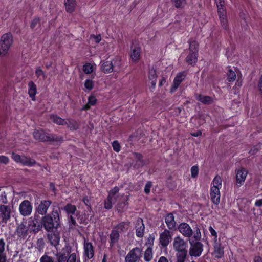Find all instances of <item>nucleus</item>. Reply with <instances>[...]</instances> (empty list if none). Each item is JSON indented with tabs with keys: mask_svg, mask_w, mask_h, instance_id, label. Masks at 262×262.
<instances>
[{
	"mask_svg": "<svg viewBox=\"0 0 262 262\" xmlns=\"http://www.w3.org/2000/svg\"><path fill=\"white\" fill-rule=\"evenodd\" d=\"M60 211L53 209L51 213L45 215L41 219V224L48 232H53L60 226Z\"/></svg>",
	"mask_w": 262,
	"mask_h": 262,
	"instance_id": "f257e3e1",
	"label": "nucleus"
},
{
	"mask_svg": "<svg viewBox=\"0 0 262 262\" xmlns=\"http://www.w3.org/2000/svg\"><path fill=\"white\" fill-rule=\"evenodd\" d=\"M178 229L182 235L186 238L194 239V241H199L201 238L202 235L199 228L195 227L193 231L190 225L185 222L180 223L178 227Z\"/></svg>",
	"mask_w": 262,
	"mask_h": 262,
	"instance_id": "f03ea898",
	"label": "nucleus"
},
{
	"mask_svg": "<svg viewBox=\"0 0 262 262\" xmlns=\"http://www.w3.org/2000/svg\"><path fill=\"white\" fill-rule=\"evenodd\" d=\"M13 37L11 33L4 34L0 40V56H5L13 43Z\"/></svg>",
	"mask_w": 262,
	"mask_h": 262,
	"instance_id": "7ed1b4c3",
	"label": "nucleus"
},
{
	"mask_svg": "<svg viewBox=\"0 0 262 262\" xmlns=\"http://www.w3.org/2000/svg\"><path fill=\"white\" fill-rule=\"evenodd\" d=\"M11 158L15 162L20 163L24 166L32 167L37 164L35 160L24 155L20 156L15 152L12 153Z\"/></svg>",
	"mask_w": 262,
	"mask_h": 262,
	"instance_id": "20e7f679",
	"label": "nucleus"
},
{
	"mask_svg": "<svg viewBox=\"0 0 262 262\" xmlns=\"http://www.w3.org/2000/svg\"><path fill=\"white\" fill-rule=\"evenodd\" d=\"M190 247L189 250V254L192 257L200 256L203 250V244L199 241H194V239H189Z\"/></svg>",
	"mask_w": 262,
	"mask_h": 262,
	"instance_id": "39448f33",
	"label": "nucleus"
},
{
	"mask_svg": "<svg viewBox=\"0 0 262 262\" xmlns=\"http://www.w3.org/2000/svg\"><path fill=\"white\" fill-rule=\"evenodd\" d=\"M29 232V227L23 223H21L17 225L14 233L17 236V240L21 242L27 239Z\"/></svg>",
	"mask_w": 262,
	"mask_h": 262,
	"instance_id": "423d86ee",
	"label": "nucleus"
},
{
	"mask_svg": "<svg viewBox=\"0 0 262 262\" xmlns=\"http://www.w3.org/2000/svg\"><path fill=\"white\" fill-rule=\"evenodd\" d=\"M174 250L177 252H187V243L180 235L176 236L172 243Z\"/></svg>",
	"mask_w": 262,
	"mask_h": 262,
	"instance_id": "0eeeda50",
	"label": "nucleus"
},
{
	"mask_svg": "<svg viewBox=\"0 0 262 262\" xmlns=\"http://www.w3.org/2000/svg\"><path fill=\"white\" fill-rule=\"evenodd\" d=\"M248 173V170L243 167H241L235 170V185L237 187H239L244 184Z\"/></svg>",
	"mask_w": 262,
	"mask_h": 262,
	"instance_id": "6e6552de",
	"label": "nucleus"
},
{
	"mask_svg": "<svg viewBox=\"0 0 262 262\" xmlns=\"http://www.w3.org/2000/svg\"><path fill=\"white\" fill-rule=\"evenodd\" d=\"M11 213V207L9 205H0V219L2 224H6L10 220Z\"/></svg>",
	"mask_w": 262,
	"mask_h": 262,
	"instance_id": "1a4fd4ad",
	"label": "nucleus"
},
{
	"mask_svg": "<svg viewBox=\"0 0 262 262\" xmlns=\"http://www.w3.org/2000/svg\"><path fill=\"white\" fill-rule=\"evenodd\" d=\"M141 249L136 247L132 249L125 257V262H137L140 259Z\"/></svg>",
	"mask_w": 262,
	"mask_h": 262,
	"instance_id": "9d476101",
	"label": "nucleus"
},
{
	"mask_svg": "<svg viewBox=\"0 0 262 262\" xmlns=\"http://www.w3.org/2000/svg\"><path fill=\"white\" fill-rule=\"evenodd\" d=\"M71 252V247L69 245H66L60 252L57 251V252L54 253V255L57 259L56 262H66L67 258Z\"/></svg>",
	"mask_w": 262,
	"mask_h": 262,
	"instance_id": "9b49d317",
	"label": "nucleus"
},
{
	"mask_svg": "<svg viewBox=\"0 0 262 262\" xmlns=\"http://www.w3.org/2000/svg\"><path fill=\"white\" fill-rule=\"evenodd\" d=\"M32 205L28 200L23 201L19 206V212L24 216L30 215L32 213Z\"/></svg>",
	"mask_w": 262,
	"mask_h": 262,
	"instance_id": "f8f14e48",
	"label": "nucleus"
},
{
	"mask_svg": "<svg viewBox=\"0 0 262 262\" xmlns=\"http://www.w3.org/2000/svg\"><path fill=\"white\" fill-rule=\"evenodd\" d=\"M50 232L47 234V239L50 245L54 247L57 251H59L60 250L59 246L60 239V235L57 233Z\"/></svg>",
	"mask_w": 262,
	"mask_h": 262,
	"instance_id": "ddd939ff",
	"label": "nucleus"
},
{
	"mask_svg": "<svg viewBox=\"0 0 262 262\" xmlns=\"http://www.w3.org/2000/svg\"><path fill=\"white\" fill-rule=\"evenodd\" d=\"M217 14L221 26L225 30H228L229 29L228 19L225 9L220 8L219 10H217Z\"/></svg>",
	"mask_w": 262,
	"mask_h": 262,
	"instance_id": "4468645a",
	"label": "nucleus"
},
{
	"mask_svg": "<svg viewBox=\"0 0 262 262\" xmlns=\"http://www.w3.org/2000/svg\"><path fill=\"white\" fill-rule=\"evenodd\" d=\"M171 235L170 232L167 229H165L160 234V243L163 247H166L171 241Z\"/></svg>",
	"mask_w": 262,
	"mask_h": 262,
	"instance_id": "2eb2a0df",
	"label": "nucleus"
},
{
	"mask_svg": "<svg viewBox=\"0 0 262 262\" xmlns=\"http://www.w3.org/2000/svg\"><path fill=\"white\" fill-rule=\"evenodd\" d=\"M186 76V73L185 72H180L177 74L170 89L171 92L176 91L181 83L185 79Z\"/></svg>",
	"mask_w": 262,
	"mask_h": 262,
	"instance_id": "dca6fc26",
	"label": "nucleus"
},
{
	"mask_svg": "<svg viewBox=\"0 0 262 262\" xmlns=\"http://www.w3.org/2000/svg\"><path fill=\"white\" fill-rule=\"evenodd\" d=\"M84 256L88 259L92 258L94 256V251L92 244L88 241H84Z\"/></svg>",
	"mask_w": 262,
	"mask_h": 262,
	"instance_id": "f3484780",
	"label": "nucleus"
},
{
	"mask_svg": "<svg viewBox=\"0 0 262 262\" xmlns=\"http://www.w3.org/2000/svg\"><path fill=\"white\" fill-rule=\"evenodd\" d=\"M136 235L138 237H142L144 234L145 226L143 221L141 218H138L136 221L135 226Z\"/></svg>",
	"mask_w": 262,
	"mask_h": 262,
	"instance_id": "a211bd4d",
	"label": "nucleus"
},
{
	"mask_svg": "<svg viewBox=\"0 0 262 262\" xmlns=\"http://www.w3.org/2000/svg\"><path fill=\"white\" fill-rule=\"evenodd\" d=\"M51 204L52 202L50 200L41 201L36 208L37 212L40 215L46 214L48 209Z\"/></svg>",
	"mask_w": 262,
	"mask_h": 262,
	"instance_id": "6ab92c4d",
	"label": "nucleus"
},
{
	"mask_svg": "<svg viewBox=\"0 0 262 262\" xmlns=\"http://www.w3.org/2000/svg\"><path fill=\"white\" fill-rule=\"evenodd\" d=\"M220 189L211 187L210 195L212 202L215 205H218L220 201Z\"/></svg>",
	"mask_w": 262,
	"mask_h": 262,
	"instance_id": "aec40b11",
	"label": "nucleus"
},
{
	"mask_svg": "<svg viewBox=\"0 0 262 262\" xmlns=\"http://www.w3.org/2000/svg\"><path fill=\"white\" fill-rule=\"evenodd\" d=\"M148 80L150 81L151 86L150 87V89L151 91H152L156 86L157 83V75L156 73V70L151 68L149 70L148 72Z\"/></svg>",
	"mask_w": 262,
	"mask_h": 262,
	"instance_id": "412c9836",
	"label": "nucleus"
},
{
	"mask_svg": "<svg viewBox=\"0 0 262 262\" xmlns=\"http://www.w3.org/2000/svg\"><path fill=\"white\" fill-rule=\"evenodd\" d=\"M49 134L42 130H35L33 133V136L37 140L45 142L49 140Z\"/></svg>",
	"mask_w": 262,
	"mask_h": 262,
	"instance_id": "4be33fe9",
	"label": "nucleus"
},
{
	"mask_svg": "<svg viewBox=\"0 0 262 262\" xmlns=\"http://www.w3.org/2000/svg\"><path fill=\"white\" fill-rule=\"evenodd\" d=\"M6 242L4 239L0 238V262L7 261V255L5 252Z\"/></svg>",
	"mask_w": 262,
	"mask_h": 262,
	"instance_id": "5701e85b",
	"label": "nucleus"
},
{
	"mask_svg": "<svg viewBox=\"0 0 262 262\" xmlns=\"http://www.w3.org/2000/svg\"><path fill=\"white\" fill-rule=\"evenodd\" d=\"M165 221L167 227L169 229H172L175 228L176 222L174 220V217L173 214H168L165 217Z\"/></svg>",
	"mask_w": 262,
	"mask_h": 262,
	"instance_id": "b1692460",
	"label": "nucleus"
},
{
	"mask_svg": "<svg viewBox=\"0 0 262 262\" xmlns=\"http://www.w3.org/2000/svg\"><path fill=\"white\" fill-rule=\"evenodd\" d=\"M195 97L196 99L204 104H211L213 99L212 97L208 96H204L199 94H195Z\"/></svg>",
	"mask_w": 262,
	"mask_h": 262,
	"instance_id": "393cba45",
	"label": "nucleus"
},
{
	"mask_svg": "<svg viewBox=\"0 0 262 262\" xmlns=\"http://www.w3.org/2000/svg\"><path fill=\"white\" fill-rule=\"evenodd\" d=\"M110 247H112L115 244H116L119 239V233L116 230V229H113L112 230L110 235Z\"/></svg>",
	"mask_w": 262,
	"mask_h": 262,
	"instance_id": "a878e982",
	"label": "nucleus"
},
{
	"mask_svg": "<svg viewBox=\"0 0 262 262\" xmlns=\"http://www.w3.org/2000/svg\"><path fill=\"white\" fill-rule=\"evenodd\" d=\"M141 49L139 47H135L131 51L130 57L134 62H137L139 60Z\"/></svg>",
	"mask_w": 262,
	"mask_h": 262,
	"instance_id": "bb28decb",
	"label": "nucleus"
},
{
	"mask_svg": "<svg viewBox=\"0 0 262 262\" xmlns=\"http://www.w3.org/2000/svg\"><path fill=\"white\" fill-rule=\"evenodd\" d=\"M129 224V222H122L114 227L113 229H116L119 233L125 232L128 229Z\"/></svg>",
	"mask_w": 262,
	"mask_h": 262,
	"instance_id": "cd10ccee",
	"label": "nucleus"
},
{
	"mask_svg": "<svg viewBox=\"0 0 262 262\" xmlns=\"http://www.w3.org/2000/svg\"><path fill=\"white\" fill-rule=\"evenodd\" d=\"M64 5L67 12L72 13L76 7L75 0H64Z\"/></svg>",
	"mask_w": 262,
	"mask_h": 262,
	"instance_id": "c85d7f7f",
	"label": "nucleus"
},
{
	"mask_svg": "<svg viewBox=\"0 0 262 262\" xmlns=\"http://www.w3.org/2000/svg\"><path fill=\"white\" fill-rule=\"evenodd\" d=\"M29 90L28 93L32 100H35V97L37 93L36 86L33 81H30L28 83Z\"/></svg>",
	"mask_w": 262,
	"mask_h": 262,
	"instance_id": "c756f323",
	"label": "nucleus"
},
{
	"mask_svg": "<svg viewBox=\"0 0 262 262\" xmlns=\"http://www.w3.org/2000/svg\"><path fill=\"white\" fill-rule=\"evenodd\" d=\"M102 71L105 73H110L113 71V63L111 61H107L104 62L101 67Z\"/></svg>",
	"mask_w": 262,
	"mask_h": 262,
	"instance_id": "7c9ffc66",
	"label": "nucleus"
},
{
	"mask_svg": "<svg viewBox=\"0 0 262 262\" xmlns=\"http://www.w3.org/2000/svg\"><path fill=\"white\" fill-rule=\"evenodd\" d=\"M198 54L194 53L193 52H189L188 55L186 58V61L189 64H195L198 60Z\"/></svg>",
	"mask_w": 262,
	"mask_h": 262,
	"instance_id": "2f4dec72",
	"label": "nucleus"
},
{
	"mask_svg": "<svg viewBox=\"0 0 262 262\" xmlns=\"http://www.w3.org/2000/svg\"><path fill=\"white\" fill-rule=\"evenodd\" d=\"M50 119L53 122L59 125H64L67 123L66 119H62L56 115H51Z\"/></svg>",
	"mask_w": 262,
	"mask_h": 262,
	"instance_id": "473e14b6",
	"label": "nucleus"
},
{
	"mask_svg": "<svg viewBox=\"0 0 262 262\" xmlns=\"http://www.w3.org/2000/svg\"><path fill=\"white\" fill-rule=\"evenodd\" d=\"M236 70L234 68V70L230 67L228 68L227 72V78L229 81L232 82L235 81L236 77Z\"/></svg>",
	"mask_w": 262,
	"mask_h": 262,
	"instance_id": "72a5a7b5",
	"label": "nucleus"
},
{
	"mask_svg": "<svg viewBox=\"0 0 262 262\" xmlns=\"http://www.w3.org/2000/svg\"><path fill=\"white\" fill-rule=\"evenodd\" d=\"M117 199L109 195L105 200L104 203V207L106 209H110L112 208L113 205L116 202Z\"/></svg>",
	"mask_w": 262,
	"mask_h": 262,
	"instance_id": "f704fd0d",
	"label": "nucleus"
},
{
	"mask_svg": "<svg viewBox=\"0 0 262 262\" xmlns=\"http://www.w3.org/2000/svg\"><path fill=\"white\" fill-rule=\"evenodd\" d=\"M67 123L66 125H67L68 127L71 130H76L79 128V124L75 120H73L71 119H67Z\"/></svg>",
	"mask_w": 262,
	"mask_h": 262,
	"instance_id": "c9c22d12",
	"label": "nucleus"
},
{
	"mask_svg": "<svg viewBox=\"0 0 262 262\" xmlns=\"http://www.w3.org/2000/svg\"><path fill=\"white\" fill-rule=\"evenodd\" d=\"M153 258L152 249L151 247H148L144 253V260L146 262L150 261Z\"/></svg>",
	"mask_w": 262,
	"mask_h": 262,
	"instance_id": "e433bc0d",
	"label": "nucleus"
},
{
	"mask_svg": "<svg viewBox=\"0 0 262 262\" xmlns=\"http://www.w3.org/2000/svg\"><path fill=\"white\" fill-rule=\"evenodd\" d=\"M189 52L194 53L196 54H198V47L199 45L198 42L194 40H190L189 41Z\"/></svg>",
	"mask_w": 262,
	"mask_h": 262,
	"instance_id": "4c0bfd02",
	"label": "nucleus"
},
{
	"mask_svg": "<svg viewBox=\"0 0 262 262\" xmlns=\"http://www.w3.org/2000/svg\"><path fill=\"white\" fill-rule=\"evenodd\" d=\"M63 209L68 215H72L76 211V207L71 204H68L64 207Z\"/></svg>",
	"mask_w": 262,
	"mask_h": 262,
	"instance_id": "58836bf2",
	"label": "nucleus"
},
{
	"mask_svg": "<svg viewBox=\"0 0 262 262\" xmlns=\"http://www.w3.org/2000/svg\"><path fill=\"white\" fill-rule=\"evenodd\" d=\"M7 190L5 187L0 188V203H1L6 204L8 202Z\"/></svg>",
	"mask_w": 262,
	"mask_h": 262,
	"instance_id": "ea45409f",
	"label": "nucleus"
},
{
	"mask_svg": "<svg viewBox=\"0 0 262 262\" xmlns=\"http://www.w3.org/2000/svg\"><path fill=\"white\" fill-rule=\"evenodd\" d=\"M211 187H215L216 188L221 189L222 187V179L221 178L217 175L216 176L211 183Z\"/></svg>",
	"mask_w": 262,
	"mask_h": 262,
	"instance_id": "a19ab883",
	"label": "nucleus"
},
{
	"mask_svg": "<svg viewBox=\"0 0 262 262\" xmlns=\"http://www.w3.org/2000/svg\"><path fill=\"white\" fill-rule=\"evenodd\" d=\"M214 254L217 258H221L224 254L223 249L220 244H216L214 246Z\"/></svg>",
	"mask_w": 262,
	"mask_h": 262,
	"instance_id": "79ce46f5",
	"label": "nucleus"
},
{
	"mask_svg": "<svg viewBox=\"0 0 262 262\" xmlns=\"http://www.w3.org/2000/svg\"><path fill=\"white\" fill-rule=\"evenodd\" d=\"M187 252L176 253L177 262H185Z\"/></svg>",
	"mask_w": 262,
	"mask_h": 262,
	"instance_id": "37998d69",
	"label": "nucleus"
},
{
	"mask_svg": "<svg viewBox=\"0 0 262 262\" xmlns=\"http://www.w3.org/2000/svg\"><path fill=\"white\" fill-rule=\"evenodd\" d=\"M63 139L62 136L55 135V134H49V140L48 141H53L56 142H60L63 141Z\"/></svg>",
	"mask_w": 262,
	"mask_h": 262,
	"instance_id": "c03bdc74",
	"label": "nucleus"
},
{
	"mask_svg": "<svg viewBox=\"0 0 262 262\" xmlns=\"http://www.w3.org/2000/svg\"><path fill=\"white\" fill-rule=\"evenodd\" d=\"M84 85L85 89L90 91L94 88V81L92 79H86L84 81Z\"/></svg>",
	"mask_w": 262,
	"mask_h": 262,
	"instance_id": "a18cd8bd",
	"label": "nucleus"
},
{
	"mask_svg": "<svg viewBox=\"0 0 262 262\" xmlns=\"http://www.w3.org/2000/svg\"><path fill=\"white\" fill-rule=\"evenodd\" d=\"M83 70L85 74H91L93 71V66L90 63H87L83 66Z\"/></svg>",
	"mask_w": 262,
	"mask_h": 262,
	"instance_id": "49530a36",
	"label": "nucleus"
},
{
	"mask_svg": "<svg viewBox=\"0 0 262 262\" xmlns=\"http://www.w3.org/2000/svg\"><path fill=\"white\" fill-rule=\"evenodd\" d=\"M176 8H182L186 4V0H171Z\"/></svg>",
	"mask_w": 262,
	"mask_h": 262,
	"instance_id": "de8ad7c7",
	"label": "nucleus"
},
{
	"mask_svg": "<svg viewBox=\"0 0 262 262\" xmlns=\"http://www.w3.org/2000/svg\"><path fill=\"white\" fill-rule=\"evenodd\" d=\"M199 173V167L197 165L193 166L191 168V176L193 178L198 177Z\"/></svg>",
	"mask_w": 262,
	"mask_h": 262,
	"instance_id": "09e8293b",
	"label": "nucleus"
},
{
	"mask_svg": "<svg viewBox=\"0 0 262 262\" xmlns=\"http://www.w3.org/2000/svg\"><path fill=\"white\" fill-rule=\"evenodd\" d=\"M35 74L37 77H39L42 76L43 79H45L47 77V76L45 72L42 70L40 67H38L36 68L35 71Z\"/></svg>",
	"mask_w": 262,
	"mask_h": 262,
	"instance_id": "8fccbe9b",
	"label": "nucleus"
},
{
	"mask_svg": "<svg viewBox=\"0 0 262 262\" xmlns=\"http://www.w3.org/2000/svg\"><path fill=\"white\" fill-rule=\"evenodd\" d=\"M119 188L118 187H115L113 189H112L108 193L109 196L113 197L114 198H116L117 199L116 194L119 192Z\"/></svg>",
	"mask_w": 262,
	"mask_h": 262,
	"instance_id": "3c124183",
	"label": "nucleus"
},
{
	"mask_svg": "<svg viewBox=\"0 0 262 262\" xmlns=\"http://www.w3.org/2000/svg\"><path fill=\"white\" fill-rule=\"evenodd\" d=\"M112 147L114 151L118 152L120 150V146L117 141H114L112 142Z\"/></svg>",
	"mask_w": 262,
	"mask_h": 262,
	"instance_id": "603ef678",
	"label": "nucleus"
},
{
	"mask_svg": "<svg viewBox=\"0 0 262 262\" xmlns=\"http://www.w3.org/2000/svg\"><path fill=\"white\" fill-rule=\"evenodd\" d=\"M66 262H76V254L75 253L69 255Z\"/></svg>",
	"mask_w": 262,
	"mask_h": 262,
	"instance_id": "864d4df0",
	"label": "nucleus"
},
{
	"mask_svg": "<svg viewBox=\"0 0 262 262\" xmlns=\"http://www.w3.org/2000/svg\"><path fill=\"white\" fill-rule=\"evenodd\" d=\"M166 185L170 189H173L176 187V184L172 181L170 177L167 179L166 181Z\"/></svg>",
	"mask_w": 262,
	"mask_h": 262,
	"instance_id": "5fc2aeb1",
	"label": "nucleus"
},
{
	"mask_svg": "<svg viewBox=\"0 0 262 262\" xmlns=\"http://www.w3.org/2000/svg\"><path fill=\"white\" fill-rule=\"evenodd\" d=\"M97 102V99L94 95H91L88 98V103L91 106L95 105Z\"/></svg>",
	"mask_w": 262,
	"mask_h": 262,
	"instance_id": "6e6d98bb",
	"label": "nucleus"
},
{
	"mask_svg": "<svg viewBox=\"0 0 262 262\" xmlns=\"http://www.w3.org/2000/svg\"><path fill=\"white\" fill-rule=\"evenodd\" d=\"M9 162V159L8 157L4 155H0V164H7Z\"/></svg>",
	"mask_w": 262,
	"mask_h": 262,
	"instance_id": "4d7b16f0",
	"label": "nucleus"
},
{
	"mask_svg": "<svg viewBox=\"0 0 262 262\" xmlns=\"http://www.w3.org/2000/svg\"><path fill=\"white\" fill-rule=\"evenodd\" d=\"M260 148V145L257 144L254 146H253L249 151V153L251 155H255Z\"/></svg>",
	"mask_w": 262,
	"mask_h": 262,
	"instance_id": "13d9d810",
	"label": "nucleus"
},
{
	"mask_svg": "<svg viewBox=\"0 0 262 262\" xmlns=\"http://www.w3.org/2000/svg\"><path fill=\"white\" fill-rule=\"evenodd\" d=\"M151 186L152 183L151 182L148 181L146 183V185L144 187V192L146 194L149 193Z\"/></svg>",
	"mask_w": 262,
	"mask_h": 262,
	"instance_id": "bf43d9fd",
	"label": "nucleus"
},
{
	"mask_svg": "<svg viewBox=\"0 0 262 262\" xmlns=\"http://www.w3.org/2000/svg\"><path fill=\"white\" fill-rule=\"evenodd\" d=\"M215 3H216V6H217V10H219V9L220 8H222L223 9H225L224 7V0H215Z\"/></svg>",
	"mask_w": 262,
	"mask_h": 262,
	"instance_id": "052dcab7",
	"label": "nucleus"
},
{
	"mask_svg": "<svg viewBox=\"0 0 262 262\" xmlns=\"http://www.w3.org/2000/svg\"><path fill=\"white\" fill-rule=\"evenodd\" d=\"M39 18H35L32 20L31 21L30 27L32 29H34L37 25V24L39 22Z\"/></svg>",
	"mask_w": 262,
	"mask_h": 262,
	"instance_id": "680f3d73",
	"label": "nucleus"
},
{
	"mask_svg": "<svg viewBox=\"0 0 262 262\" xmlns=\"http://www.w3.org/2000/svg\"><path fill=\"white\" fill-rule=\"evenodd\" d=\"M91 38H93L96 43H99L100 42V41L101 40V36L100 35H91Z\"/></svg>",
	"mask_w": 262,
	"mask_h": 262,
	"instance_id": "e2e57ef3",
	"label": "nucleus"
},
{
	"mask_svg": "<svg viewBox=\"0 0 262 262\" xmlns=\"http://www.w3.org/2000/svg\"><path fill=\"white\" fill-rule=\"evenodd\" d=\"M209 231L210 234H211V235L214 236V238L215 239H216V238H217V233L215 231V230L211 226H210L209 227Z\"/></svg>",
	"mask_w": 262,
	"mask_h": 262,
	"instance_id": "0e129e2a",
	"label": "nucleus"
},
{
	"mask_svg": "<svg viewBox=\"0 0 262 262\" xmlns=\"http://www.w3.org/2000/svg\"><path fill=\"white\" fill-rule=\"evenodd\" d=\"M69 223L70 225L75 226L76 224V222L75 219L72 215H70L69 219Z\"/></svg>",
	"mask_w": 262,
	"mask_h": 262,
	"instance_id": "69168bd1",
	"label": "nucleus"
},
{
	"mask_svg": "<svg viewBox=\"0 0 262 262\" xmlns=\"http://www.w3.org/2000/svg\"><path fill=\"white\" fill-rule=\"evenodd\" d=\"M158 262H169L167 258L165 256H161Z\"/></svg>",
	"mask_w": 262,
	"mask_h": 262,
	"instance_id": "338daca9",
	"label": "nucleus"
},
{
	"mask_svg": "<svg viewBox=\"0 0 262 262\" xmlns=\"http://www.w3.org/2000/svg\"><path fill=\"white\" fill-rule=\"evenodd\" d=\"M253 262H262V258L259 256H255L254 258Z\"/></svg>",
	"mask_w": 262,
	"mask_h": 262,
	"instance_id": "774afa93",
	"label": "nucleus"
}]
</instances>
